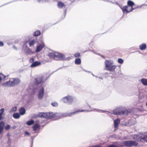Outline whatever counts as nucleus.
Segmentation results:
<instances>
[{
    "label": "nucleus",
    "mask_w": 147,
    "mask_h": 147,
    "mask_svg": "<svg viewBox=\"0 0 147 147\" xmlns=\"http://www.w3.org/2000/svg\"><path fill=\"white\" fill-rule=\"evenodd\" d=\"M35 83L36 84H39L43 82L42 77L34 79Z\"/></svg>",
    "instance_id": "4468645a"
},
{
    "label": "nucleus",
    "mask_w": 147,
    "mask_h": 147,
    "mask_svg": "<svg viewBox=\"0 0 147 147\" xmlns=\"http://www.w3.org/2000/svg\"><path fill=\"white\" fill-rule=\"evenodd\" d=\"M105 64V67L107 69L111 71H114L116 67V66L115 65H112V63L108 61H106Z\"/></svg>",
    "instance_id": "39448f33"
},
{
    "label": "nucleus",
    "mask_w": 147,
    "mask_h": 147,
    "mask_svg": "<svg viewBox=\"0 0 147 147\" xmlns=\"http://www.w3.org/2000/svg\"><path fill=\"white\" fill-rule=\"evenodd\" d=\"M20 80L18 79L11 78L9 81L4 83L3 85L7 86H14L19 84Z\"/></svg>",
    "instance_id": "f03ea898"
},
{
    "label": "nucleus",
    "mask_w": 147,
    "mask_h": 147,
    "mask_svg": "<svg viewBox=\"0 0 147 147\" xmlns=\"http://www.w3.org/2000/svg\"><path fill=\"white\" fill-rule=\"evenodd\" d=\"M4 45L2 41H0V47H2Z\"/></svg>",
    "instance_id": "e433bc0d"
},
{
    "label": "nucleus",
    "mask_w": 147,
    "mask_h": 147,
    "mask_svg": "<svg viewBox=\"0 0 147 147\" xmlns=\"http://www.w3.org/2000/svg\"><path fill=\"white\" fill-rule=\"evenodd\" d=\"M48 56L52 59L57 58L59 60H62L64 59V55L61 53L57 52L50 53L48 55Z\"/></svg>",
    "instance_id": "f257e3e1"
},
{
    "label": "nucleus",
    "mask_w": 147,
    "mask_h": 147,
    "mask_svg": "<svg viewBox=\"0 0 147 147\" xmlns=\"http://www.w3.org/2000/svg\"><path fill=\"white\" fill-rule=\"evenodd\" d=\"M87 107L88 108H90V107L88 105H87Z\"/></svg>",
    "instance_id": "a19ab883"
},
{
    "label": "nucleus",
    "mask_w": 147,
    "mask_h": 147,
    "mask_svg": "<svg viewBox=\"0 0 147 147\" xmlns=\"http://www.w3.org/2000/svg\"><path fill=\"white\" fill-rule=\"evenodd\" d=\"M28 41H26L25 42V44L23 45V48L24 49V51L25 53L27 55L32 54L34 53V52L32 51L29 48L26 44L27 43Z\"/></svg>",
    "instance_id": "0eeeda50"
},
{
    "label": "nucleus",
    "mask_w": 147,
    "mask_h": 147,
    "mask_svg": "<svg viewBox=\"0 0 147 147\" xmlns=\"http://www.w3.org/2000/svg\"><path fill=\"white\" fill-rule=\"evenodd\" d=\"M108 147H117V146L114 145H110Z\"/></svg>",
    "instance_id": "4c0bfd02"
},
{
    "label": "nucleus",
    "mask_w": 147,
    "mask_h": 147,
    "mask_svg": "<svg viewBox=\"0 0 147 147\" xmlns=\"http://www.w3.org/2000/svg\"><path fill=\"white\" fill-rule=\"evenodd\" d=\"M133 139L138 142H141L143 140L147 142V135L140 134L139 135H135L133 137Z\"/></svg>",
    "instance_id": "7ed1b4c3"
},
{
    "label": "nucleus",
    "mask_w": 147,
    "mask_h": 147,
    "mask_svg": "<svg viewBox=\"0 0 147 147\" xmlns=\"http://www.w3.org/2000/svg\"><path fill=\"white\" fill-rule=\"evenodd\" d=\"M47 113H40L38 115L39 117L47 118Z\"/></svg>",
    "instance_id": "ddd939ff"
},
{
    "label": "nucleus",
    "mask_w": 147,
    "mask_h": 147,
    "mask_svg": "<svg viewBox=\"0 0 147 147\" xmlns=\"http://www.w3.org/2000/svg\"><path fill=\"white\" fill-rule=\"evenodd\" d=\"M124 145L126 147H131L132 146H137L138 143L134 140L126 141L123 142Z\"/></svg>",
    "instance_id": "20e7f679"
},
{
    "label": "nucleus",
    "mask_w": 147,
    "mask_h": 147,
    "mask_svg": "<svg viewBox=\"0 0 147 147\" xmlns=\"http://www.w3.org/2000/svg\"><path fill=\"white\" fill-rule=\"evenodd\" d=\"M4 125V123L3 121H1L0 122V134L2 132L3 127Z\"/></svg>",
    "instance_id": "a211bd4d"
},
{
    "label": "nucleus",
    "mask_w": 147,
    "mask_h": 147,
    "mask_svg": "<svg viewBox=\"0 0 147 147\" xmlns=\"http://www.w3.org/2000/svg\"><path fill=\"white\" fill-rule=\"evenodd\" d=\"M34 59L33 58H31L29 60V61L30 62H31V63H33L34 62Z\"/></svg>",
    "instance_id": "c9c22d12"
},
{
    "label": "nucleus",
    "mask_w": 147,
    "mask_h": 147,
    "mask_svg": "<svg viewBox=\"0 0 147 147\" xmlns=\"http://www.w3.org/2000/svg\"><path fill=\"white\" fill-rule=\"evenodd\" d=\"M92 147V146H90V147Z\"/></svg>",
    "instance_id": "37998d69"
},
{
    "label": "nucleus",
    "mask_w": 147,
    "mask_h": 147,
    "mask_svg": "<svg viewBox=\"0 0 147 147\" xmlns=\"http://www.w3.org/2000/svg\"><path fill=\"white\" fill-rule=\"evenodd\" d=\"M119 108L115 109L113 111V114L115 115L119 114Z\"/></svg>",
    "instance_id": "cd10ccee"
},
{
    "label": "nucleus",
    "mask_w": 147,
    "mask_h": 147,
    "mask_svg": "<svg viewBox=\"0 0 147 147\" xmlns=\"http://www.w3.org/2000/svg\"><path fill=\"white\" fill-rule=\"evenodd\" d=\"M41 64L40 62L38 61H36L33 62L31 65L30 67H35L39 66Z\"/></svg>",
    "instance_id": "2eb2a0df"
},
{
    "label": "nucleus",
    "mask_w": 147,
    "mask_h": 147,
    "mask_svg": "<svg viewBox=\"0 0 147 147\" xmlns=\"http://www.w3.org/2000/svg\"><path fill=\"white\" fill-rule=\"evenodd\" d=\"M34 123V121L32 120H31L30 121H28L27 124L28 125H32Z\"/></svg>",
    "instance_id": "c756f323"
},
{
    "label": "nucleus",
    "mask_w": 147,
    "mask_h": 147,
    "mask_svg": "<svg viewBox=\"0 0 147 147\" xmlns=\"http://www.w3.org/2000/svg\"><path fill=\"white\" fill-rule=\"evenodd\" d=\"M80 56V53H77L74 55V56L76 58H79Z\"/></svg>",
    "instance_id": "2f4dec72"
},
{
    "label": "nucleus",
    "mask_w": 147,
    "mask_h": 147,
    "mask_svg": "<svg viewBox=\"0 0 147 147\" xmlns=\"http://www.w3.org/2000/svg\"><path fill=\"white\" fill-rule=\"evenodd\" d=\"M92 147H100V146H92Z\"/></svg>",
    "instance_id": "58836bf2"
},
{
    "label": "nucleus",
    "mask_w": 147,
    "mask_h": 147,
    "mask_svg": "<svg viewBox=\"0 0 147 147\" xmlns=\"http://www.w3.org/2000/svg\"><path fill=\"white\" fill-rule=\"evenodd\" d=\"M146 106H147V102H146Z\"/></svg>",
    "instance_id": "79ce46f5"
},
{
    "label": "nucleus",
    "mask_w": 147,
    "mask_h": 147,
    "mask_svg": "<svg viewBox=\"0 0 147 147\" xmlns=\"http://www.w3.org/2000/svg\"><path fill=\"white\" fill-rule=\"evenodd\" d=\"M62 100L64 103H67L71 104L73 101V99L72 97L70 96L64 97L62 98Z\"/></svg>",
    "instance_id": "6e6552de"
},
{
    "label": "nucleus",
    "mask_w": 147,
    "mask_h": 147,
    "mask_svg": "<svg viewBox=\"0 0 147 147\" xmlns=\"http://www.w3.org/2000/svg\"><path fill=\"white\" fill-rule=\"evenodd\" d=\"M45 47V45L44 43H42L39 45L37 46L36 51V52H40L42 50L43 48Z\"/></svg>",
    "instance_id": "f8f14e48"
},
{
    "label": "nucleus",
    "mask_w": 147,
    "mask_h": 147,
    "mask_svg": "<svg viewBox=\"0 0 147 147\" xmlns=\"http://www.w3.org/2000/svg\"><path fill=\"white\" fill-rule=\"evenodd\" d=\"M57 6L59 8H62L64 6V4L63 3L59 1L57 3Z\"/></svg>",
    "instance_id": "4be33fe9"
},
{
    "label": "nucleus",
    "mask_w": 147,
    "mask_h": 147,
    "mask_svg": "<svg viewBox=\"0 0 147 147\" xmlns=\"http://www.w3.org/2000/svg\"><path fill=\"white\" fill-rule=\"evenodd\" d=\"M44 88L42 87L41 86L38 91V98L40 100L44 96Z\"/></svg>",
    "instance_id": "1a4fd4ad"
},
{
    "label": "nucleus",
    "mask_w": 147,
    "mask_h": 147,
    "mask_svg": "<svg viewBox=\"0 0 147 147\" xmlns=\"http://www.w3.org/2000/svg\"><path fill=\"white\" fill-rule=\"evenodd\" d=\"M4 111V110L3 108H2L1 110H0V120H1L3 118L2 115Z\"/></svg>",
    "instance_id": "a878e982"
},
{
    "label": "nucleus",
    "mask_w": 147,
    "mask_h": 147,
    "mask_svg": "<svg viewBox=\"0 0 147 147\" xmlns=\"http://www.w3.org/2000/svg\"><path fill=\"white\" fill-rule=\"evenodd\" d=\"M25 133L26 134H28V135H29V133L28 132H25Z\"/></svg>",
    "instance_id": "ea45409f"
},
{
    "label": "nucleus",
    "mask_w": 147,
    "mask_h": 147,
    "mask_svg": "<svg viewBox=\"0 0 147 147\" xmlns=\"http://www.w3.org/2000/svg\"><path fill=\"white\" fill-rule=\"evenodd\" d=\"M40 126L38 124H36L33 127V130L34 131H36L40 127Z\"/></svg>",
    "instance_id": "aec40b11"
},
{
    "label": "nucleus",
    "mask_w": 147,
    "mask_h": 147,
    "mask_svg": "<svg viewBox=\"0 0 147 147\" xmlns=\"http://www.w3.org/2000/svg\"><path fill=\"white\" fill-rule=\"evenodd\" d=\"M120 123V120L117 119L114 121V128L115 129L117 128L118 127V124Z\"/></svg>",
    "instance_id": "dca6fc26"
},
{
    "label": "nucleus",
    "mask_w": 147,
    "mask_h": 147,
    "mask_svg": "<svg viewBox=\"0 0 147 147\" xmlns=\"http://www.w3.org/2000/svg\"><path fill=\"white\" fill-rule=\"evenodd\" d=\"M89 109H84V110L80 109V110H76V111H75L74 112H73L72 113H69L67 115V116H71L72 115L75 114L77 113H79L80 112H83V111H89Z\"/></svg>",
    "instance_id": "9b49d317"
},
{
    "label": "nucleus",
    "mask_w": 147,
    "mask_h": 147,
    "mask_svg": "<svg viewBox=\"0 0 147 147\" xmlns=\"http://www.w3.org/2000/svg\"><path fill=\"white\" fill-rule=\"evenodd\" d=\"M75 63L76 65H80L81 63V61L80 58H76L75 61Z\"/></svg>",
    "instance_id": "5701e85b"
},
{
    "label": "nucleus",
    "mask_w": 147,
    "mask_h": 147,
    "mask_svg": "<svg viewBox=\"0 0 147 147\" xmlns=\"http://www.w3.org/2000/svg\"><path fill=\"white\" fill-rule=\"evenodd\" d=\"M47 119L54 118L55 117V114L53 113H47Z\"/></svg>",
    "instance_id": "f3484780"
},
{
    "label": "nucleus",
    "mask_w": 147,
    "mask_h": 147,
    "mask_svg": "<svg viewBox=\"0 0 147 147\" xmlns=\"http://www.w3.org/2000/svg\"><path fill=\"white\" fill-rule=\"evenodd\" d=\"M40 32L39 30H37L35 32L34 34V36H38L40 35Z\"/></svg>",
    "instance_id": "bb28decb"
},
{
    "label": "nucleus",
    "mask_w": 147,
    "mask_h": 147,
    "mask_svg": "<svg viewBox=\"0 0 147 147\" xmlns=\"http://www.w3.org/2000/svg\"><path fill=\"white\" fill-rule=\"evenodd\" d=\"M26 112L25 109L24 107H21L20 109V113L21 115L24 114Z\"/></svg>",
    "instance_id": "412c9836"
},
{
    "label": "nucleus",
    "mask_w": 147,
    "mask_h": 147,
    "mask_svg": "<svg viewBox=\"0 0 147 147\" xmlns=\"http://www.w3.org/2000/svg\"><path fill=\"white\" fill-rule=\"evenodd\" d=\"M16 110H17V107H13L12 109L11 110V111L12 112H15L16 111Z\"/></svg>",
    "instance_id": "72a5a7b5"
},
{
    "label": "nucleus",
    "mask_w": 147,
    "mask_h": 147,
    "mask_svg": "<svg viewBox=\"0 0 147 147\" xmlns=\"http://www.w3.org/2000/svg\"><path fill=\"white\" fill-rule=\"evenodd\" d=\"M28 42H29V46L31 47L33 46L35 44L36 42V40H32L29 41H28L27 43Z\"/></svg>",
    "instance_id": "6ab92c4d"
},
{
    "label": "nucleus",
    "mask_w": 147,
    "mask_h": 147,
    "mask_svg": "<svg viewBox=\"0 0 147 147\" xmlns=\"http://www.w3.org/2000/svg\"><path fill=\"white\" fill-rule=\"evenodd\" d=\"M119 115H123L125 113H126V114L127 115L128 113H129V112L128 110H126V109L125 108L119 107Z\"/></svg>",
    "instance_id": "9d476101"
},
{
    "label": "nucleus",
    "mask_w": 147,
    "mask_h": 147,
    "mask_svg": "<svg viewBox=\"0 0 147 147\" xmlns=\"http://www.w3.org/2000/svg\"><path fill=\"white\" fill-rule=\"evenodd\" d=\"M127 4L128 5L130 6V7H128V6H125L123 7L124 10L126 11L127 13H129L131 11L133 10V8L132 7L133 5H134V3L131 1H128L127 2Z\"/></svg>",
    "instance_id": "423d86ee"
},
{
    "label": "nucleus",
    "mask_w": 147,
    "mask_h": 147,
    "mask_svg": "<svg viewBox=\"0 0 147 147\" xmlns=\"http://www.w3.org/2000/svg\"><path fill=\"white\" fill-rule=\"evenodd\" d=\"M10 125H8L5 126V129L6 130H7L9 129L10 128Z\"/></svg>",
    "instance_id": "f704fd0d"
},
{
    "label": "nucleus",
    "mask_w": 147,
    "mask_h": 147,
    "mask_svg": "<svg viewBox=\"0 0 147 147\" xmlns=\"http://www.w3.org/2000/svg\"><path fill=\"white\" fill-rule=\"evenodd\" d=\"M139 47L141 50H145L146 48V45L145 44H142L140 45Z\"/></svg>",
    "instance_id": "393cba45"
},
{
    "label": "nucleus",
    "mask_w": 147,
    "mask_h": 147,
    "mask_svg": "<svg viewBox=\"0 0 147 147\" xmlns=\"http://www.w3.org/2000/svg\"><path fill=\"white\" fill-rule=\"evenodd\" d=\"M118 62L119 63L122 64L123 63V60L121 59H118Z\"/></svg>",
    "instance_id": "473e14b6"
},
{
    "label": "nucleus",
    "mask_w": 147,
    "mask_h": 147,
    "mask_svg": "<svg viewBox=\"0 0 147 147\" xmlns=\"http://www.w3.org/2000/svg\"><path fill=\"white\" fill-rule=\"evenodd\" d=\"M141 82L143 85L145 86H147V79L145 78H142L141 79Z\"/></svg>",
    "instance_id": "b1692460"
},
{
    "label": "nucleus",
    "mask_w": 147,
    "mask_h": 147,
    "mask_svg": "<svg viewBox=\"0 0 147 147\" xmlns=\"http://www.w3.org/2000/svg\"><path fill=\"white\" fill-rule=\"evenodd\" d=\"M51 104L54 107H57L58 105V103L56 102H54L52 103Z\"/></svg>",
    "instance_id": "7c9ffc66"
},
{
    "label": "nucleus",
    "mask_w": 147,
    "mask_h": 147,
    "mask_svg": "<svg viewBox=\"0 0 147 147\" xmlns=\"http://www.w3.org/2000/svg\"><path fill=\"white\" fill-rule=\"evenodd\" d=\"M13 116L15 119H18L20 117V115L18 113H16L13 114Z\"/></svg>",
    "instance_id": "c85d7f7f"
}]
</instances>
